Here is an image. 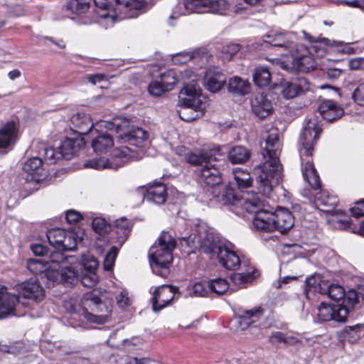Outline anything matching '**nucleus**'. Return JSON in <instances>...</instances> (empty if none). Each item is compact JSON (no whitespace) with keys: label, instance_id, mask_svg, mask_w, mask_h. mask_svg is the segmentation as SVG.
<instances>
[{"label":"nucleus","instance_id":"4468645a","mask_svg":"<svg viewBox=\"0 0 364 364\" xmlns=\"http://www.w3.org/2000/svg\"><path fill=\"white\" fill-rule=\"evenodd\" d=\"M297 36L295 33L291 31H284L279 33H269L264 37V41L269 43L271 46L282 49L281 53L287 59L292 54L298 47L296 43Z\"/></svg>","mask_w":364,"mask_h":364},{"label":"nucleus","instance_id":"a18cd8bd","mask_svg":"<svg viewBox=\"0 0 364 364\" xmlns=\"http://www.w3.org/2000/svg\"><path fill=\"white\" fill-rule=\"evenodd\" d=\"M85 165L86 167H90L97 170L107 168H113L112 163H110L107 159L104 157L87 161Z\"/></svg>","mask_w":364,"mask_h":364},{"label":"nucleus","instance_id":"338daca9","mask_svg":"<svg viewBox=\"0 0 364 364\" xmlns=\"http://www.w3.org/2000/svg\"><path fill=\"white\" fill-rule=\"evenodd\" d=\"M341 70L338 68H331L328 69L326 72L327 77L331 80L338 79L341 75Z\"/></svg>","mask_w":364,"mask_h":364},{"label":"nucleus","instance_id":"423d86ee","mask_svg":"<svg viewBox=\"0 0 364 364\" xmlns=\"http://www.w3.org/2000/svg\"><path fill=\"white\" fill-rule=\"evenodd\" d=\"M321 131V122L317 117H313L308 120L299 139L303 176L314 191L320 188V178L313 163L310 160H305L304 156L312 155L314 145L318 139Z\"/></svg>","mask_w":364,"mask_h":364},{"label":"nucleus","instance_id":"3c124183","mask_svg":"<svg viewBox=\"0 0 364 364\" xmlns=\"http://www.w3.org/2000/svg\"><path fill=\"white\" fill-rule=\"evenodd\" d=\"M98 282L95 272H85L81 277V283L87 287H93Z\"/></svg>","mask_w":364,"mask_h":364},{"label":"nucleus","instance_id":"4c0bfd02","mask_svg":"<svg viewBox=\"0 0 364 364\" xmlns=\"http://www.w3.org/2000/svg\"><path fill=\"white\" fill-rule=\"evenodd\" d=\"M250 151L242 146H237L231 149L228 154L229 160L232 164H242L250 159Z\"/></svg>","mask_w":364,"mask_h":364},{"label":"nucleus","instance_id":"bb28decb","mask_svg":"<svg viewBox=\"0 0 364 364\" xmlns=\"http://www.w3.org/2000/svg\"><path fill=\"white\" fill-rule=\"evenodd\" d=\"M318 110L321 116L328 122L336 120L344 114L343 108L331 100L322 101L318 106Z\"/></svg>","mask_w":364,"mask_h":364},{"label":"nucleus","instance_id":"c03bdc74","mask_svg":"<svg viewBox=\"0 0 364 364\" xmlns=\"http://www.w3.org/2000/svg\"><path fill=\"white\" fill-rule=\"evenodd\" d=\"M81 264L86 272H95L99 266L97 259L90 254H86L82 256Z\"/></svg>","mask_w":364,"mask_h":364},{"label":"nucleus","instance_id":"49530a36","mask_svg":"<svg viewBox=\"0 0 364 364\" xmlns=\"http://www.w3.org/2000/svg\"><path fill=\"white\" fill-rule=\"evenodd\" d=\"M161 81L166 87V90H171L177 82L176 73L173 70H169L161 74Z\"/></svg>","mask_w":364,"mask_h":364},{"label":"nucleus","instance_id":"412c9836","mask_svg":"<svg viewBox=\"0 0 364 364\" xmlns=\"http://www.w3.org/2000/svg\"><path fill=\"white\" fill-rule=\"evenodd\" d=\"M264 312L265 309L262 306L242 310L237 319L241 330H245L251 325L257 323L264 316Z\"/></svg>","mask_w":364,"mask_h":364},{"label":"nucleus","instance_id":"0eeeda50","mask_svg":"<svg viewBox=\"0 0 364 364\" xmlns=\"http://www.w3.org/2000/svg\"><path fill=\"white\" fill-rule=\"evenodd\" d=\"M96 6L95 13L99 23L106 27L111 26L114 22L124 18H133L138 16L139 11L144 7L142 0H93Z\"/></svg>","mask_w":364,"mask_h":364},{"label":"nucleus","instance_id":"ea45409f","mask_svg":"<svg viewBox=\"0 0 364 364\" xmlns=\"http://www.w3.org/2000/svg\"><path fill=\"white\" fill-rule=\"evenodd\" d=\"M67 9L73 14L80 16L89 10L90 4L87 0H70L67 4Z\"/></svg>","mask_w":364,"mask_h":364},{"label":"nucleus","instance_id":"c85d7f7f","mask_svg":"<svg viewBox=\"0 0 364 364\" xmlns=\"http://www.w3.org/2000/svg\"><path fill=\"white\" fill-rule=\"evenodd\" d=\"M166 188L161 183L149 186L144 193V198L145 200L156 205L164 204L166 200Z\"/></svg>","mask_w":364,"mask_h":364},{"label":"nucleus","instance_id":"393cba45","mask_svg":"<svg viewBox=\"0 0 364 364\" xmlns=\"http://www.w3.org/2000/svg\"><path fill=\"white\" fill-rule=\"evenodd\" d=\"M309 90V82L303 77H297L284 85L283 96L286 99H292Z\"/></svg>","mask_w":364,"mask_h":364},{"label":"nucleus","instance_id":"473e14b6","mask_svg":"<svg viewBox=\"0 0 364 364\" xmlns=\"http://www.w3.org/2000/svg\"><path fill=\"white\" fill-rule=\"evenodd\" d=\"M72 260H75V257L65 256L59 251L50 252L48 259H46L49 269H60L64 264H71Z\"/></svg>","mask_w":364,"mask_h":364},{"label":"nucleus","instance_id":"2eb2a0df","mask_svg":"<svg viewBox=\"0 0 364 364\" xmlns=\"http://www.w3.org/2000/svg\"><path fill=\"white\" fill-rule=\"evenodd\" d=\"M46 235L51 246L62 248L64 250H75L78 242V237L74 232L61 228L49 230Z\"/></svg>","mask_w":364,"mask_h":364},{"label":"nucleus","instance_id":"f704fd0d","mask_svg":"<svg viewBox=\"0 0 364 364\" xmlns=\"http://www.w3.org/2000/svg\"><path fill=\"white\" fill-rule=\"evenodd\" d=\"M80 146V142L77 139L71 138L65 139L59 146V152L61 158L66 160L70 159L77 151V146Z\"/></svg>","mask_w":364,"mask_h":364},{"label":"nucleus","instance_id":"a19ab883","mask_svg":"<svg viewBox=\"0 0 364 364\" xmlns=\"http://www.w3.org/2000/svg\"><path fill=\"white\" fill-rule=\"evenodd\" d=\"M115 228L119 241L124 242L130 231L131 223L126 218H120L115 220Z\"/></svg>","mask_w":364,"mask_h":364},{"label":"nucleus","instance_id":"39448f33","mask_svg":"<svg viewBox=\"0 0 364 364\" xmlns=\"http://www.w3.org/2000/svg\"><path fill=\"white\" fill-rule=\"evenodd\" d=\"M222 201L224 205H231L253 214L252 224L256 230L266 232L275 230L273 212L264 210L266 201L257 193L247 192L240 196L231 185H228L222 196Z\"/></svg>","mask_w":364,"mask_h":364},{"label":"nucleus","instance_id":"ddd939ff","mask_svg":"<svg viewBox=\"0 0 364 364\" xmlns=\"http://www.w3.org/2000/svg\"><path fill=\"white\" fill-rule=\"evenodd\" d=\"M311 292H318L321 294H328L333 301H342L345 297L343 288L338 284H328L322 281L318 276H312L306 279L305 294L306 298H309Z\"/></svg>","mask_w":364,"mask_h":364},{"label":"nucleus","instance_id":"774afa93","mask_svg":"<svg viewBox=\"0 0 364 364\" xmlns=\"http://www.w3.org/2000/svg\"><path fill=\"white\" fill-rule=\"evenodd\" d=\"M285 336L286 335H284L283 333L280 331H276L272 333V336H270V339L272 343H284Z\"/></svg>","mask_w":364,"mask_h":364},{"label":"nucleus","instance_id":"680f3d73","mask_svg":"<svg viewBox=\"0 0 364 364\" xmlns=\"http://www.w3.org/2000/svg\"><path fill=\"white\" fill-rule=\"evenodd\" d=\"M116 300L118 306L121 308L126 307L129 304L128 293L126 290L122 291L117 296Z\"/></svg>","mask_w":364,"mask_h":364},{"label":"nucleus","instance_id":"e433bc0d","mask_svg":"<svg viewBox=\"0 0 364 364\" xmlns=\"http://www.w3.org/2000/svg\"><path fill=\"white\" fill-rule=\"evenodd\" d=\"M27 268L33 274H43L48 279L47 272L53 271L49 269L46 259H31L27 261Z\"/></svg>","mask_w":364,"mask_h":364},{"label":"nucleus","instance_id":"2f4dec72","mask_svg":"<svg viewBox=\"0 0 364 364\" xmlns=\"http://www.w3.org/2000/svg\"><path fill=\"white\" fill-rule=\"evenodd\" d=\"M95 136L92 141V146L97 153H102L107 151L114 145V141L111 134L108 132H102Z\"/></svg>","mask_w":364,"mask_h":364},{"label":"nucleus","instance_id":"58836bf2","mask_svg":"<svg viewBox=\"0 0 364 364\" xmlns=\"http://www.w3.org/2000/svg\"><path fill=\"white\" fill-rule=\"evenodd\" d=\"M257 272L253 267L248 268L247 272L234 273L231 276V280L237 286H242L252 282L256 277Z\"/></svg>","mask_w":364,"mask_h":364},{"label":"nucleus","instance_id":"f03ea898","mask_svg":"<svg viewBox=\"0 0 364 364\" xmlns=\"http://www.w3.org/2000/svg\"><path fill=\"white\" fill-rule=\"evenodd\" d=\"M100 127H105L109 132H115L119 140L134 146V147L123 146L114 150L113 156L119 160V166L127 161L139 160L144 157L145 152L142 144L149 138V133L146 130L134 127L129 120L121 118H115L111 122H101Z\"/></svg>","mask_w":364,"mask_h":364},{"label":"nucleus","instance_id":"6e6552de","mask_svg":"<svg viewBox=\"0 0 364 364\" xmlns=\"http://www.w3.org/2000/svg\"><path fill=\"white\" fill-rule=\"evenodd\" d=\"M220 151L221 148L217 146L206 152H190L186 155V161L196 166L195 173L207 186H215L222 182Z\"/></svg>","mask_w":364,"mask_h":364},{"label":"nucleus","instance_id":"f8f14e48","mask_svg":"<svg viewBox=\"0 0 364 364\" xmlns=\"http://www.w3.org/2000/svg\"><path fill=\"white\" fill-rule=\"evenodd\" d=\"M183 5L184 11L178 14L212 13L223 15L229 9V4L225 0H184Z\"/></svg>","mask_w":364,"mask_h":364},{"label":"nucleus","instance_id":"c756f323","mask_svg":"<svg viewBox=\"0 0 364 364\" xmlns=\"http://www.w3.org/2000/svg\"><path fill=\"white\" fill-rule=\"evenodd\" d=\"M251 107L254 114L262 119L269 116L272 111L271 102L263 95H257L251 100Z\"/></svg>","mask_w":364,"mask_h":364},{"label":"nucleus","instance_id":"7ed1b4c3","mask_svg":"<svg viewBox=\"0 0 364 364\" xmlns=\"http://www.w3.org/2000/svg\"><path fill=\"white\" fill-rule=\"evenodd\" d=\"M264 137L265 139L264 161L255 168V171L257 175V189L259 193L264 197H269L273 186L279 183L282 177V167L278 158L281 146L277 129L272 127L268 134Z\"/></svg>","mask_w":364,"mask_h":364},{"label":"nucleus","instance_id":"4be33fe9","mask_svg":"<svg viewBox=\"0 0 364 364\" xmlns=\"http://www.w3.org/2000/svg\"><path fill=\"white\" fill-rule=\"evenodd\" d=\"M70 122L72 124V129L74 132L78 133L80 135H85L91 132L92 134L97 133V129L92 130L94 127V124L89 114L77 112L73 114L70 118Z\"/></svg>","mask_w":364,"mask_h":364},{"label":"nucleus","instance_id":"603ef678","mask_svg":"<svg viewBox=\"0 0 364 364\" xmlns=\"http://www.w3.org/2000/svg\"><path fill=\"white\" fill-rule=\"evenodd\" d=\"M148 91L153 96H161L168 90H166L161 81L155 80L149 84Z\"/></svg>","mask_w":364,"mask_h":364},{"label":"nucleus","instance_id":"aec40b11","mask_svg":"<svg viewBox=\"0 0 364 364\" xmlns=\"http://www.w3.org/2000/svg\"><path fill=\"white\" fill-rule=\"evenodd\" d=\"M23 171L27 173L26 181L40 182L47 176V171L43 167V161L40 157L28 159L23 164Z\"/></svg>","mask_w":364,"mask_h":364},{"label":"nucleus","instance_id":"13d9d810","mask_svg":"<svg viewBox=\"0 0 364 364\" xmlns=\"http://www.w3.org/2000/svg\"><path fill=\"white\" fill-rule=\"evenodd\" d=\"M351 214L355 218L364 216V199L357 201L350 208Z\"/></svg>","mask_w":364,"mask_h":364},{"label":"nucleus","instance_id":"a878e982","mask_svg":"<svg viewBox=\"0 0 364 364\" xmlns=\"http://www.w3.org/2000/svg\"><path fill=\"white\" fill-rule=\"evenodd\" d=\"M273 220L275 224V230L285 233L294 225V217L287 209L280 208L273 212Z\"/></svg>","mask_w":364,"mask_h":364},{"label":"nucleus","instance_id":"a211bd4d","mask_svg":"<svg viewBox=\"0 0 364 364\" xmlns=\"http://www.w3.org/2000/svg\"><path fill=\"white\" fill-rule=\"evenodd\" d=\"M318 311V317L323 321L344 322L348 314V309L340 304L328 305L322 303Z\"/></svg>","mask_w":364,"mask_h":364},{"label":"nucleus","instance_id":"69168bd1","mask_svg":"<svg viewBox=\"0 0 364 364\" xmlns=\"http://www.w3.org/2000/svg\"><path fill=\"white\" fill-rule=\"evenodd\" d=\"M151 360L149 358H136L128 356L124 361V364H149Z\"/></svg>","mask_w":364,"mask_h":364},{"label":"nucleus","instance_id":"09e8293b","mask_svg":"<svg viewBox=\"0 0 364 364\" xmlns=\"http://www.w3.org/2000/svg\"><path fill=\"white\" fill-rule=\"evenodd\" d=\"M43 156L45 161L48 164H55L61 159L59 151H55L52 147L43 146Z\"/></svg>","mask_w":364,"mask_h":364},{"label":"nucleus","instance_id":"052dcab7","mask_svg":"<svg viewBox=\"0 0 364 364\" xmlns=\"http://www.w3.org/2000/svg\"><path fill=\"white\" fill-rule=\"evenodd\" d=\"M31 250L36 256L43 257L48 253V248L42 244H32L31 245Z\"/></svg>","mask_w":364,"mask_h":364},{"label":"nucleus","instance_id":"0e129e2a","mask_svg":"<svg viewBox=\"0 0 364 364\" xmlns=\"http://www.w3.org/2000/svg\"><path fill=\"white\" fill-rule=\"evenodd\" d=\"M236 185L239 190H242L247 188H249L252 186V177L243 178H236L235 179Z\"/></svg>","mask_w":364,"mask_h":364},{"label":"nucleus","instance_id":"f257e3e1","mask_svg":"<svg viewBox=\"0 0 364 364\" xmlns=\"http://www.w3.org/2000/svg\"><path fill=\"white\" fill-rule=\"evenodd\" d=\"M182 245L191 249H199L210 259H218L227 269H235L240 264L239 255L231 247L223 244L214 230L203 221L195 223L188 236L181 238Z\"/></svg>","mask_w":364,"mask_h":364},{"label":"nucleus","instance_id":"5701e85b","mask_svg":"<svg viewBox=\"0 0 364 364\" xmlns=\"http://www.w3.org/2000/svg\"><path fill=\"white\" fill-rule=\"evenodd\" d=\"M18 139V128L14 122H9L0 128V151L11 149Z\"/></svg>","mask_w":364,"mask_h":364},{"label":"nucleus","instance_id":"f3484780","mask_svg":"<svg viewBox=\"0 0 364 364\" xmlns=\"http://www.w3.org/2000/svg\"><path fill=\"white\" fill-rule=\"evenodd\" d=\"M77 260H72L71 264H66L59 269H53L47 272L48 280L51 282H63L75 284L78 280V272L76 269Z\"/></svg>","mask_w":364,"mask_h":364},{"label":"nucleus","instance_id":"8fccbe9b","mask_svg":"<svg viewBox=\"0 0 364 364\" xmlns=\"http://www.w3.org/2000/svg\"><path fill=\"white\" fill-rule=\"evenodd\" d=\"M117 254L118 248L116 247H112L105 257L104 268L105 270L109 271L112 269L114 264Z\"/></svg>","mask_w":364,"mask_h":364},{"label":"nucleus","instance_id":"1a4fd4ad","mask_svg":"<svg viewBox=\"0 0 364 364\" xmlns=\"http://www.w3.org/2000/svg\"><path fill=\"white\" fill-rule=\"evenodd\" d=\"M176 242L168 232H162L150 248L149 256L152 272L161 277H166L169 272L168 265L173 260L172 251Z\"/></svg>","mask_w":364,"mask_h":364},{"label":"nucleus","instance_id":"9d476101","mask_svg":"<svg viewBox=\"0 0 364 364\" xmlns=\"http://www.w3.org/2000/svg\"><path fill=\"white\" fill-rule=\"evenodd\" d=\"M178 99L181 108L178 112L183 121L191 122L203 114L201 90L195 83H184L183 88L179 92Z\"/></svg>","mask_w":364,"mask_h":364},{"label":"nucleus","instance_id":"5fc2aeb1","mask_svg":"<svg viewBox=\"0 0 364 364\" xmlns=\"http://www.w3.org/2000/svg\"><path fill=\"white\" fill-rule=\"evenodd\" d=\"M92 228L94 230L99 234H102L107 232L108 229L105 220L101 218H96L93 219Z\"/></svg>","mask_w":364,"mask_h":364},{"label":"nucleus","instance_id":"dca6fc26","mask_svg":"<svg viewBox=\"0 0 364 364\" xmlns=\"http://www.w3.org/2000/svg\"><path fill=\"white\" fill-rule=\"evenodd\" d=\"M15 289L18 296L28 299L27 303L22 302V305L27 306L30 302L38 303L41 301L45 296V291L40 283L34 279H29L17 284Z\"/></svg>","mask_w":364,"mask_h":364},{"label":"nucleus","instance_id":"6e6d98bb","mask_svg":"<svg viewBox=\"0 0 364 364\" xmlns=\"http://www.w3.org/2000/svg\"><path fill=\"white\" fill-rule=\"evenodd\" d=\"M193 291L195 295L199 296H205L208 295V282H200L194 284Z\"/></svg>","mask_w":364,"mask_h":364},{"label":"nucleus","instance_id":"864d4df0","mask_svg":"<svg viewBox=\"0 0 364 364\" xmlns=\"http://www.w3.org/2000/svg\"><path fill=\"white\" fill-rule=\"evenodd\" d=\"M352 99L356 104L364 106V82L359 84L354 90Z\"/></svg>","mask_w":364,"mask_h":364},{"label":"nucleus","instance_id":"7c9ffc66","mask_svg":"<svg viewBox=\"0 0 364 364\" xmlns=\"http://www.w3.org/2000/svg\"><path fill=\"white\" fill-rule=\"evenodd\" d=\"M19 302L18 296L11 293L0 295V319L13 314L15 306Z\"/></svg>","mask_w":364,"mask_h":364},{"label":"nucleus","instance_id":"6ab92c4d","mask_svg":"<svg viewBox=\"0 0 364 364\" xmlns=\"http://www.w3.org/2000/svg\"><path fill=\"white\" fill-rule=\"evenodd\" d=\"M178 288L171 285H161L156 288L151 298L152 308L159 311L167 306L174 299Z\"/></svg>","mask_w":364,"mask_h":364},{"label":"nucleus","instance_id":"37998d69","mask_svg":"<svg viewBox=\"0 0 364 364\" xmlns=\"http://www.w3.org/2000/svg\"><path fill=\"white\" fill-rule=\"evenodd\" d=\"M200 56L199 50H194L192 52H180L176 53L172 57V60L174 64H184Z\"/></svg>","mask_w":364,"mask_h":364},{"label":"nucleus","instance_id":"79ce46f5","mask_svg":"<svg viewBox=\"0 0 364 364\" xmlns=\"http://www.w3.org/2000/svg\"><path fill=\"white\" fill-rule=\"evenodd\" d=\"M208 289L217 294H224L228 289V282L223 278H216L208 282Z\"/></svg>","mask_w":364,"mask_h":364},{"label":"nucleus","instance_id":"c9c22d12","mask_svg":"<svg viewBox=\"0 0 364 364\" xmlns=\"http://www.w3.org/2000/svg\"><path fill=\"white\" fill-rule=\"evenodd\" d=\"M253 81L259 87H266L271 82V73L266 67L259 66L254 70L252 74Z\"/></svg>","mask_w":364,"mask_h":364},{"label":"nucleus","instance_id":"cd10ccee","mask_svg":"<svg viewBox=\"0 0 364 364\" xmlns=\"http://www.w3.org/2000/svg\"><path fill=\"white\" fill-rule=\"evenodd\" d=\"M315 205L324 212H331L333 208L338 203L336 196L330 195L327 191L317 190L314 193Z\"/></svg>","mask_w":364,"mask_h":364},{"label":"nucleus","instance_id":"72a5a7b5","mask_svg":"<svg viewBox=\"0 0 364 364\" xmlns=\"http://www.w3.org/2000/svg\"><path fill=\"white\" fill-rule=\"evenodd\" d=\"M228 90L230 92L245 95L249 93L250 90V85L247 80L235 76L230 79L228 82Z\"/></svg>","mask_w":364,"mask_h":364},{"label":"nucleus","instance_id":"e2e57ef3","mask_svg":"<svg viewBox=\"0 0 364 364\" xmlns=\"http://www.w3.org/2000/svg\"><path fill=\"white\" fill-rule=\"evenodd\" d=\"M348 66L350 70H363L364 69V58H355L349 60Z\"/></svg>","mask_w":364,"mask_h":364},{"label":"nucleus","instance_id":"b1692460","mask_svg":"<svg viewBox=\"0 0 364 364\" xmlns=\"http://www.w3.org/2000/svg\"><path fill=\"white\" fill-rule=\"evenodd\" d=\"M226 77L218 68H208L204 77V85L208 90L213 92L219 91L225 85Z\"/></svg>","mask_w":364,"mask_h":364},{"label":"nucleus","instance_id":"bf43d9fd","mask_svg":"<svg viewBox=\"0 0 364 364\" xmlns=\"http://www.w3.org/2000/svg\"><path fill=\"white\" fill-rule=\"evenodd\" d=\"M82 218L80 213L75 210H69L65 213V219L70 224L76 223Z\"/></svg>","mask_w":364,"mask_h":364},{"label":"nucleus","instance_id":"20e7f679","mask_svg":"<svg viewBox=\"0 0 364 364\" xmlns=\"http://www.w3.org/2000/svg\"><path fill=\"white\" fill-rule=\"evenodd\" d=\"M63 306L71 314L70 324L74 328H86L83 324L85 321L105 323L112 311L111 305L102 302L96 290L85 294L79 302L73 297L66 299Z\"/></svg>","mask_w":364,"mask_h":364},{"label":"nucleus","instance_id":"9b49d317","mask_svg":"<svg viewBox=\"0 0 364 364\" xmlns=\"http://www.w3.org/2000/svg\"><path fill=\"white\" fill-rule=\"evenodd\" d=\"M289 73L300 71L308 73L316 67L314 59L309 50L303 46H298L288 59L273 58L270 60Z\"/></svg>","mask_w":364,"mask_h":364},{"label":"nucleus","instance_id":"4d7b16f0","mask_svg":"<svg viewBox=\"0 0 364 364\" xmlns=\"http://www.w3.org/2000/svg\"><path fill=\"white\" fill-rule=\"evenodd\" d=\"M358 299V296L355 291H348L347 293L345 292V297L340 305L346 306V305L348 304L353 306L357 303Z\"/></svg>","mask_w":364,"mask_h":364},{"label":"nucleus","instance_id":"de8ad7c7","mask_svg":"<svg viewBox=\"0 0 364 364\" xmlns=\"http://www.w3.org/2000/svg\"><path fill=\"white\" fill-rule=\"evenodd\" d=\"M240 50V46L237 43H228L222 48V55L224 60H230Z\"/></svg>","mask_w":364,"mask_h":364}]
</instances>
